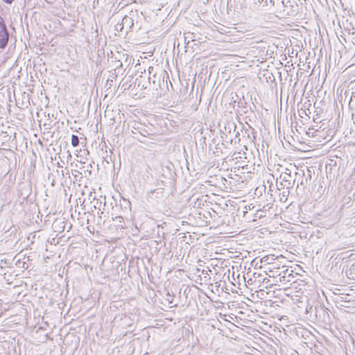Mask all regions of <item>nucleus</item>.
<instances>
[{"label":"nucleus","mask_w":355,"mask_h":355,"mask_svg":"<svg viewBox=\"0 0 355 355\" xmlns=\"http://www.w3.org/2000/svg\"><path fill=\"white\" fill-rule=\"evenodd\" d=\"M344 259L345 258L336 257L331 262V270L340 263L339 268L343 266L342 272L345 270V275L349 279L355 280V262L349 268H347L348 265H347L346 263L348 261L347 260L344 262Z\"/></svg>","instance_id":"1"},{"label":"nucleus","mask_w":355,"mask_h":355,"mask_svg":"<svg viewBox=\"0 0 355 355\" xmlns=\"http://www.w3.org/2000/svg\"><path fill=\"white\" fill-rule=\"evenodd\" d=\"M230 227L229 226V223H220L216 226H209V227H206V230L213 231L211 232H200L202 236L209 235L210 236H215L217 235L223 234H231L234 232L230 231Z\"/></svg>","instance_id":"2"},{"label":"nucleus","mask_w":355,"mask_h":355,"mask_svg":"<svg viewBox=\"0 0 355 355\" xmlns=\"http://www.w3.org/2000/svg\"><path fill=\"white\" fill-rule=\"evenodd\" d=\"M3 239L6 240V242L15 241V243L20 239V232H19V227L14 224L9 225V227L1 234Z\"/></svg>","instance_id":"3"},{"label":"nucleus","mask_w":355,"mask_h":355,"mask_svg":"<svg viewBox=\"0 0 355 355\" xmlns=\"http://www.w3.org/2000/svg\"><path fill=\"white\" fill-rule=\"evenodd\" d=\"M164 198V191L162 188L151 190L150 191L148 192L146 195L147 200L153 205L163 202Z\"/></svg>","instance_id":"4"},{"label":"nucleus","mask_w":355,"mask_h":355,"mask_svg":"<svg viewBox=\"0 0 355 355\" xmlns=\"http://www.w3.org/2000/svg\"><path fill=\"white\" fill-rule=\"evenodd\" d=\"M315 316L318 322L327 324L330 322V315L328 311L322 306L315 307Z\"/></svg>","instance_id":"5"},{"label":"nucleus","mask_w":355,"mask_h":355,"mask_svg":"<svg viewBox=\"0 0 355 355\" xmlns=\"http://www.w3.org/2000/svg\"><path fill=\"white\" fill-rule=\"evenodd\" d=\"M270 224V223H263V225L255 227L253 230L254 234L258 237H264L270 234L275 233L277 231L275 230H270V226L268 225Z\"/></svg>","instance_id":"6"},{"label":"nucleus","mask_w":355,"mask_h":355,"mask_svg":"<svg viewBox=\"0 0 355 355\" xmlns=\"http://www.w3.org/2000/svg\"><path fill=\"white\" fill-rule=\"evenodd\" d=\"M131 132L134 135H140L143 137H146L151 134L146 129V126L142 123L134 122L132 126Z\"/></svg>","instance_id":"7"},{"label":"nucleus","mask_w":355,"mask_h":355,"mask_svg":"<svg viewBox=\"0 0 355 355\" xmlns=\"http://www.w3.org/2000/svg\"><path fill=\"white\" fill-rule=\"evenodd\" d=\"M279 179L282 180L283 182H285L284 184H283L282 182H280V184L283 187H286L287 189H290L293 187V186L295 184V176L293 179V177L291 174V173H283L280 175Z\"/></svg>","instance_id":"8"},{"label":"nucleus","mask_w":355,"mask_h":355,"mask_svg":"<svg viewBox=\"0 0 355 355\" xmlns=\"http://www.w3.org/2000/svg\"><path fill=\"white\" fill-rule=\"evenodd\" d=\"M293 270L285 268L279 274V281L284 284H287L293 281Z\"/></svg>","instance_id":"9"},{"label":"nucleus","mask_w":355,"mask_h":355,"mask_svg":"<svg viewBox=\"0 0 355 355\" xmlns=\"http://www.w3.org/2000/svg\"><path fill=\"white\" fill-rule=\"evenodd\" d=\"M295 176L297 188L300 186L305 187L308 184V180H304V177L305 176V171L304 170L298 169L297 171L295 173Z\"/></svg>","instance_id":"10"},{"label":"nucleus","mask_w":355,"mask_h":355,"mask_svg":"<svg viewBox=\"0 0 355 355\" xmlns=\"http://www.w3.org/2000/svg\"><path fill=\"white\" fill-rule=\"evenodd\" d=\"M9 39V33L7 26H3L0 29V49H3L6 47Z\"/></svg>","instance_id":"11"},{"label":"nucleus","mask_w":355,"mask_h":355,"mask_svg":"<svg viewBox=\"0 0 355 355\" xmlns=\"http://www.w3.org/2000/svg\"><path fill=\"white\" fill-rule=\"evenodd\" d=\"M132 12H133L131 11V13H130V16L125 15L123 17L121 24H119V26H121V27L120 28V30H121L124 28L130 30L134 26V20H133L132 17H131Z\"/></svg>","instance_id":"12"},{"label":"nucleus","mask_w":355,"mask_h":355,"mask_svg":"<svg viewBox=\"0 0 355 355\" xmlns=\"http://www.w3.org/2000/svg\"><path fill=\"white\" fill-rule=\"evenodd\" d=\"M64 223H52V228L55 232H62L65 230V225Z\"/></svg>","instance_id":"13"},{"label":"nucleus","mask_w":355,"mask_h":355,"mask_svg":"<svg viewBox=\"0 0 355 355\" xmlns=\"http://www.w3.org/2000/svg\"><path fill=\"white\" fill-rule=\"evenodd\" d=\"M80 141L79 138L76 135H71V145L73 147H77L79 145Z\"/></svg>","instance_id":"14"},{"label":"nucleus","mask_w":355,"mask_h":355,"mask_svg":"<svg viewBox=\"0 0 355 355\" xmlns=\"http://www.w3.org/2000/svg\"><path fill=\"white\" fill-rule=\"evenodd\" d=\"M160 227H162L163 229L162 224L159 225V223H157V227H156L157 234L158 236H160V234H162V236L164 237L165 233L164 232L160 231V230H159ZM153 233H155V230L153 229Z\"/></svg>","instance_id":"15"},{"label":"nucleus","mask_w":355,"mask_h":355,"mask_svg":"<svg viewBox=\"0 0 355 355\" xmlns=\"http://www.w3.org/2000/svg\"><path fill=\"white\" fill-rule=\"evenodd\" d=\"M193 33H187L184 34V40L185 42L187 40V44H189L190 40L191 41L195 40L194 37H193Z\"/></svg>","instance_id":"16"},{"label":"nucleus","mask_w":355,"mask_h":355,"mask_svg":"<svg viewBox=\"0 0 355 355\" xmlns=\"http://www.w3.org/2000/svg\"><path fill=\"white\" fill-rule=\"evenodd\" d=\"M282 3L285 8H288V7H291V8L293 7L291 0H282Z\"/></svg>","instance_id":"17"},{"label":"nucleus","mask_w":355,"mask_h":355,"mask_svg":"<svg viewBox=\"0 0 355 355\" xmlns=\"http://www.w3.org/2000/svg\"><path fill=\"white\" fill-rule=\"evenodd\" d=\"M290 223H279V227H274L273 226H270V230H276L277 232H278L279 231H280V227H284L285 228H288L286 225H289Z\"/></svg>","instance_id":"18"},{"label":"nucleus","mask_w":355,"mask_h":355,"mask_svg":"<svg viewBox=\"0 0 355 355\" xmlns=\"http://www.w3.org/2000/svg\"><path fill=\"white\" fill-rule=\"evenodd\" d=\"M199 227V230L197 232H196V234L202 235L200 232H209V230H206V227H209L207 224L204 226H201V227ZM211 232L212 231H211ZM209 232H210V231H209Z\"/></svg>","instance_id":"19"},{"label":"nucleus","mask_w":355,"mask_h":355,"mask_svg":"<svg viewBox=\"0 0 355 355\" xmlns=\"http://www.w3.org/2000/svg\"><path fill=\"white\" fill-rule=\"evenodd\" d=\"M311 171L307 169L306 173H305V176L304 177V180H307L308 182H309L311 180Z\"/></svg>","instance_id":"20"},{"label":"nucleus","mask_w":355,"mask_h":355,"mask_svg":"<svg viewBox=\"0 0 355 355\" xmlns=\"http://www.w3.org/2000/svg\"><path fill=\"white\" fill-rule=\"evenodd\" d=\"M12 224L13 223H5L2 228H1V226L0 225V230H1L0 232H2L3 233L6 230H8V228L9 227V225H12Z\"/></svg>","instance_id":"21"},{"label":"nucleus","mask_w":355,"mask_h":355,"mask_svg":"<svg viewBox=\"0 0 355 355\" xmlns=\"http://www.w3.org/2000/svg\"><path fill=\"white\" fill-rule=\"evenodd\" d=\"M322 225H326L324 226H318V227L321 228V229H325V230H329L331 228V227L332 226V224L331 223H322Z\"/></svg>","instance_id":"22"},{"label":"nucleus","mask_w":355,"mask_h":355,"mask_svg":"<svg viewBox=\"0 0 355 355\" xmlns=\"http://www.w3.org/2000/svg\"><path fill=\"white\" fill-rule=\"evenodd\" d=\"M9 261L8 260H6V259H1L0 260V266L1 267H3V265L4 266H6L8 264H9Z\"/></svg>","instance_id":"23"},{"label":"nucleus","mask_w":355,"mask_h":355,"mask_svg":"<svg viewBox=\"0 0 355 355\" xmlns=\"http://www.w3.org/2000/svg\"><path fill=\"white\" fill-rule=\"evenodd\" d=\"M137 86L138 87H141V88H146V85H145L144 83H142L141 80H139L137 79Z\"/></svg>","instance_id":"24"},{"label":"nucleus","mask_w":355,"mask_h":355,"mask_svg":"<svg viewBox=\"0 0 355 355\" xmlns=\"http://www.w3.org/2000/svg\"><path fill=\"white\" fill-rule=\"evenodd\" d=\"M310 334H311V332L309 331L305 330L302 336L304 338H306L309 336Z\"/></svg>","instance_id":"25"},{"label":"nucleus","mask_w":355,"mask_h":355,"mask_svg":"<svg viewBox=\"0 0 355 355\" xmlns=\"http://www.w3.org/2000/svg\"><path fill=\"white\" fill-rule=\"evenodd\" d=\"M87 230L91 232V233H94V231H95V228L94 226H92V225H88L87 226Z\"/></svg>","instance_id":"26"},{"label":"nucleus","mask_w":355,"mask_h":355,"mask_svg":"<svg viewBox=\"0 0 355 355\" xmlns=\"http://www.w3.org/2000/svg\"><path fill=\"white\" fill-rule=\"evenodd\" d=\"M266 281V287L267 288L269 285H272V284H270V280L267 278H263L262 282L263 283H265Z\"/></svg>","instance_id":"27"},{"label":"nucleus","mask_w":355,"mask_h":355,"mask_svg":"<svg viewBox=\"0 0 355 355\" xmlns=\"http://www.w3.org/2000/svg\"><path fill=\"white\" fill-rule=\"evenodd\" d=\"M3 26H6V24H5L3 19L0 17V29H2Z\"/></svg>","instance_id":"28"},{"label":"nucleus","mask_w":355,"mask_h":355,"mask_svg":"<svg viewBox=\"0 0 355 355\" xmlns=\"http://www.w3.org/2000/svg\"><path fill=\"white\" fill-rule=\"evenodd\" d=\"M64 225H65V229L67 228V232H69L72 227V223H64Z\"/></svg>","instance_id":"29"},{"label":"nucleus","mask_w":355,"mask_h":355,"mask_svg":"<svg viewBox=\"0 0 355 355\" xmlns=\"http://www.w3.org/2000/svg\"><path fill=\"white\" fill-rule=\"evenodd\" d=\"M228 125H229L228 128H229L230 130H231V128H234V130L235 131L236 125H234V123H229V124H228ZM229 132H230V130H229Z\"/></svg>","instance_id":"30"},{"label":"nucleus","mask_w":355,"mask_h":355,"mask_svg":"<svg viewBox=\"0 0 355 355\" xmlns=\"http://www.w3.org/2000/svg\"><path fill=\"white\" fill-rule=\"evenodd\" d=\"M135 228H136L137 230H139V229H141V226H142L143 223H135Z\"/></svg>","instance_id":"31"},{"label":"nucleus","mask_w":355,"mask_h":355,"mask_svg":"<svg viewBox=\"0 0 355 355\" xmlns=\"http://www.w3.org/2000/svg\"><path fill=\"white\" fill-rule=\"evenodd\" d=\"M3 1L8 4H10L13 2L14 0H3Z\"/></svg>","instance_id":"32"},{"label":"nucleus","mask_w":355,"mask_h":355,"mask_svg":"<svg viewBox=\"0 0 355 355\" xmlns=\"http://www.w3.org/2000/svg\"><path fill=\"white\" fill-rule=\"evenodd\" d=\"M31 235H32V238H33V239H34V238L35 237V236H36L35 232H33V233H31V234H29V236H28V239H30V236H31Z\"/></svg>","instance_id":"33"},{"label":"nucleus","mask_w":355,"mask_h":355,"mask_svg":"<svg viewBox=\"0 0 355 355\" xmlns=\"http://www.w3.org/2000/svg\"><path fill=\"white\" fill-rule=\"evenodd\" d=\"M290 12L291 15H293L295 12V10H289L288 9H287V13H290Z\"/></svg>","instance_id":"34"},{"label":"nucleus","mask_w":355,"mask_h":355,"mask_svg":"<svg viewBox=\"0 0 355 355\" xmlns=\"http://www.w3.org/2000/svg\"><path fill=\"white\" fill-rule=\"evenodd\" d=\"M124 202L128 205H130V202L129 200H126L124 199Z\"/></svg>","instance_id":"35"},{"label":"nucleus","mask_w":355,"mask_h":355,"mask_svg":"<svg viewBox=\"0 0 355 355\" xmlns=\"http://www.w3.org/2000/svg\"><path fill=\"white\" fill-rule=\"evenodd\" d=\"M134 137H135L138 141H141V142H143L139 138H137L135 136H133Z\"/></svg>","instance_id":"36"},{"label":"nucleus","mask_w":355,"mask_h":355,"mask_svg":"<svg viewBox=\"0 0 355 355\" xmlns=\"http://www.w3.org/2000/svg\"><path fill=\"white\" fill-rule=\"evenodd\" d=\"M317 231H318V233H322V232L321 230H318Z\"/></svg>","instance_id":"37"},{"label":"nucleus","mask_w":355,"mask_h":355,"mask_svg":"<svg viewBox=\"0 0 355 355\" xmlns=\"http://www.w3.org/2000/svg\"><path fill=\"white\" fill-rule=\"evenodd\" d=\"M27 197H28V195H26L25 196L23 197V198L26 199Z\"/></svg>","instance_id":"38"},{"label":"nucleus","mask_w":355,"mask_h":355,"mask_svg":"<svg viewBox=\"0 0 355 355\" xmlns=\"http://www.w3.org/2000/svg\"><path fill=\"white\" fill-rule=\"evenodd\" d=\"M270 3H272V4H274V1L273 0H270Z\"/></svg>","instance_id":"39"},{"label":"nucleus","mask_w":355,"mask_h":355,"mask_svg":"<svg viewBox=\"0 0 355 355\" xmlns=\"http://www.w3.org/2000/svg\"><path fill=\"white\" fill-rule=\"evenodd\" d=\"M257 219H253L252 222H256Z\"/></svg>","instance_id":"40"},{"label":"nucleus","mask_w":355,"mask_h":355,"mask_svg":"<svg viewBox=\"0 0 355 355\" xmlns=\"http://www.w3.org/2000/svg\"><path fill=\"white\" fill-rule=\"evenodd\" d=\"M296 3L295 1H292V3ZM295 6H297V4H295Z\"/></svg>","instance_id":"41"},{"label":"nucleus","mask_w":355,"mask_h":355,"mask_svg":"<svg viewBox=\"0 0 355 355\" xmlns=\"http://www.w3.org/2000/svg\"><path fill=\"white\" fill-rule=\"evenodd\" d=\"M300 236L301 238H302V237H303V236H302V235H301V234L300 235ZM304 237H306V236H304Z\"/></svg>","instance_id":"42"}]
</instances>
